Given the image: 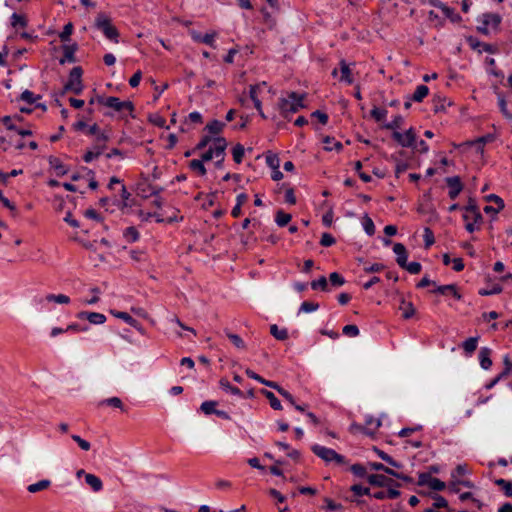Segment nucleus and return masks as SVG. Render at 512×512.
Returning <instances> with one entry per match:
<instances>
[{"instance_id": "obj_24", "label": "nucleus", "mask_w": 512, "mask_h": 512, "mask_svg": "<svg viewBox=\"0 0 512 512\" xmlns=\"http://www.w3.org/2000/svg\"><path fill=\"white\" fill-rule=\"evenodd\" d=\"M430 496L434 500L432 507L438 508V509L444 508V509H446L447 512L453 511L449 507L448 501L442 495H440L438 493H433V494H430Z\"/></svg>"}, {"instance_id": "obj_2", "label": "nucleus", "mask_w": 512, "mask_h": 512, "mask_svg": "<svg viewBox=\"0 0 512 512\" xmlns=\"http://www.w3.org/2000/svg\"><path fill=\"white\" fill-rule=\"evenodd\" d=\"M95 28L102 31V33L108 38L109 40L118 43L119 40V31L118 29L112 24L111 18L106 15L105 13H98L95 22H94Z\"/></svg>"}, {"instance_id": "obj_15", "label": "nucleus", "mask_w": 512, "mask_h": 512, "mask_svg": "<svg viewBox=\"0 0 512 512\" xmlns=\"http://www.w3.org/2000/svg\"><path fill=\"white\" fill-rule=\"evenodd\" d=\"M433 103V111L435 113L444 112L446 110V105L451 106L452 102L447 100L445 96L440 94H434L432 98Z\"/></svg>"}, {"instance_id": "obj_39", "label": "nucleus", "mask_w": 512, "mask_h": 512, "mask_svg": "<svg viewBox=\"0 0 512 512\" xmlns=\"http://www.w3.org/2000/svg\"><path fill=\"white\" fill-rule=\"evenodd\" d=\"M244 153H245L244 146L240 143L236 144L232 149L233 160L237 164H240L243 160Z\"/></svg>"}, {"instance_id": "obj_11", "label": "nucleus", "mask_w": 512, "mask_h": 512, "mask_svg": "<svg viewBox=\"0 0 512 512\" xmlns=\"http://www.w3.org/2000/svg\"><path fill=\"white\" fill-rule=\"evenodd\" d=\"M111 314L116 318L122 319L130 326L134 327L142 335L146 333L144 327L127 312L111 310Z\"/></svg>"}, {"instance_id": "obj_62", "label": "nucleus", "mask_w": 512, "mask_h": 512, "mask_svg": "<svg viewBox=\"0 0 512 512\" xmlns=\"http://www.w3.org/2000/svg\"><path fill=\"white\" fill-rule=\"evenodd\" d=\"M343 334L349 337H356L359 335V328L354 324H349L343 327Z\"/></svg>"}, {"instance_id": "obj_40", "label": "nucleus", "mask_w": 512, "mask_h": 512, "mask_svg": "<svg viewBox=\"0 0 512 512\" xmlns=\"http://www.w3.org/2000/svg\"><path fill=\"white\" fill-rule=\"evenodd\" d=\"M310 285L313 290H318V289H320L321 291L329 290L327 278L325 276H321L319 279L313 280L310 283Z\"/></svg>"}, {"instance_id": "obj_14", "label": "nucleus", "mask_w": 512, "mask_h": 512, "mask_svg": "<svg viewBox=\"0 0 512 512\" xmlns=\"http://www.w3.org/2000/svg\"><path fill=\"white\" fill-rule=\"evenodd\" d=\"M77 318L86 319L92 324H103L106 321V316L98 312L81 311L77 314Z\"/></svg>"}, {"instance_id": "obj_36", "label": "nucleus", "mask_w": 512, "mask_h": 512, "mask_svg": "<svg viewBox=\"0 0 512 512\" xmlns=\"http://www.w3.org/2000/svg\"><path fill=\"white\" fill-rule=\"evenodd\" d=\"M442 12L445 15V17H447L453 23H459L462 21V17L458 13H456L453 8L447 5L443 7Z\"/></svg>"}, {"instance_id": "obj_60", "label": "nucleus", "mask_w": 512, "mask_h": 512, "mask_svg": "<svg viewBox=\"0 0 512 512\" xmlns=\"http://www.w3.org/2000/svg\"><path fill=\"white\" fill-rule=\"evenodd\" d=\"M429 487L434 491H442L446 488V484L442 480L432 477L429 481Z\"/></svg>"}, {"instance_id": "obj_25", "label": "nucleus", "mask_w": 512, "mask_h": 512, "mask_svg": "<svg viewBox=\"0 0 512 512\" xmlns=\"http://www.w3.org/2000/svg\"><path fill=\"white\" fill-rule=\"evenodd\" d=\"M260 392L263 396H265L268 399L270 406L274 410H282V404L273 392L266 389H262Z\"/></svg>"}, {"instance_id": "obj_13", "label": "nucleus", "mask_w": 512, "mask_h": 512, "mask_svg": "<svg viewBox=\"0 0 512 512\" xmlns=\"http://www.w3.org/2000/svg\"><path fill=\"white\" fill-rule=\"evenodd\" d=\"M62 49H63V57L60 58V60H59L60 64L63 65L66 62L74 63L77 61L75 58V52L78 50L77 43H73L71 45H63Z\"/></svg>"}, {"instance_id": "obj_37", "label": "nucleus", "mask_w": 512, "mask_h": 512, "mask_svg": "<svg viewBox=\"0 0 512 512\" xmlns=\"http://www.w3.org/2000/svg\"><path fill=\"white\" fill-rule=\"evenodd\" d=\"M270 333L277 340L284 341L288 338V331L286 329H279L276 324L270 326Z\"/></svg>"}, {"instance_id": "obj_59", "label": "nucleus", "mask_w": 512, "mask_h": 512, "mask_svg": "<svg viewBox=\"0 0 512 512\" xmlns=\"http://www.w3.org/2000/svg\"><path fill=\"white\" fill-rule=\"evenodd\" d=\"M369 467L371 470H375V471H382L388 475H391L392 474V470L391 468L385 466L384 464L382 463H379V462H369Z\"/></svg>"}, {"instance_id": "obj_51", "label": "nucleus", "mask_w": 512, "mask_h": 512, "mask_svg": "<svg viewBox=\"0 0 512 512\" xmlns=\"http://www.w3.org/2000/svg\"><path fill=\"white\" fill-rule=\"evenodd\" d=\"M266 163L272 170H276V168H279L280 166V159L277 154L269 152L266 155Z\"/></svg>"}, {"instance_id": "obj_22", "label": "nucleus", "mask_w": 512, "mask_h": 512, "mask_svg": "<svg viewBox=\"0 0 512 512\" xmlns=\"http://www.w3.org/2000/svg\"><path fill=\"white\" fill-rule=\"evenodd\" d=\"M245 374L251 378V379H254L262 384H264L265 386H268L272 389H276L277 386H278V383L277 382H274V381H270V380H266L264 379L263 377H261L260 375H258L256 372H254L253 370H251L250 368H247L245 370Z\"/></svg>"}, {"instance_id": "obj_48", "label": "nucleus", "mask_w": 512, "mask_h": 512, "mask_svg": "<svg viewBox=\"0 0 512 512\" xmlns=\"http://www.w3.org/2000/svg\"><path fill=\"white\" fill-rule=\"evenodd\" d=\"M148 186H151V184L148 182V178H144V181L137 185L138 195L143 198L150 197Z\"/></svg>"}, {"instance_id": "obj_9", "label": "nucleus", "mask_w": 512, "mask_h": 512, "mask_svg": "<svg viewBox=\"0 0 512 512\" xmlns=\"http://www.w3.org/2000/svg\"><path fill=\"white\" fill-rule=\"evenodd\" d=\"M445 182L449 188V198L455 200L464 188L461 178L459 176L447 177Z\"/></svg>"}, {"instance_id": "obj_32", "label": "nucleus", "mask_w": 512, "mask_h": 512, "mask_svg": "<svg viewBox=\"0 0 512 512\" xmlns=\"http://www.w3.org/2000/svg\"><path fill=\"white\" fill-rule=\"evenodd\" d=\"M400 309L403 310L404 319H410L416 312L412 302H406L404 299L401 301Z\"/></svg>"}, {"instance_id": "obj_46", "label": "nucleus", "mask_w": 512, "mask_h": 512, "mask_svg": "<svg viewBox=\"0 0 512 512\" xmlns=\"http://www.w3.org/2000/svg\"><path fill=\"white\" fill-rule=\"evenodd\" d=\"M495 484L504 490L507 497H512V483L510 481L501 478L495 480Z\"/></svg>"}, {"instance_id": "obj_49", "label": "nucleus", "mask_w": 512, "mask_h": 512, "mask_svg": "<svg viewBox=\"0 0 512 512\" xmlns=\"http://www.w3.org/2000/svg\"><path fill=\"white\" fill-rule=\"evenodd\" d=\"M350 471L356 477H359V478H364V477L367 478V476H368L366 468L362 464H360V463H356V464L351 465Z\"/></svg>"}, {"instance_id": "obj_19", "label": "nucleus", "mask_w": 512, "mask_h": 512, "mask_svg": "<svg viewBox=\"0 0 512 512\" xmlns=\"http://www.w3.org/2000/svg\"><path fill=\"white\" fill-rule=\"evenodd\" d=\"M109 141V136L107 134H98L94 139V144L92 149L96 151L99 155L103 153V151L107 147V142Z\"/></svg>"}, {"instance_id": "obj_34", "label": "nucleus", "mask_w": 512, "mask_h": 512, "mask_svg": "<svg viewBox=\"0 0 512 512\" xmlns=\"http://www.w3.org/2000/svg\"><path fill=\"white\" fill-rule=\"evenodd\" d=\"M189 168L201 176H204L207 173L204 163L199 159L191 160L189 162Z\"/></svg>"}, {"instance_id": "obj_47", "label": "nucleus", "mask_w": 512, "mask_h": 512, "mask_svg": "<svg viewBox=\"0 0 512 512\" xmlns=\"http://www.w3.org/2000/svg\"><path fill=\"white\" fill-rule=\"evenodd\" d=\"M217 405V402L216 401H205L201 404V411L206 414V415H210V414H215L217 409H215Z\"/></svg>"}, {"instance_id": "obj_7", "label": "nucleus", "mask_w": 512, "mask_h": 512, "mask_svg": "<svg viewBox=\"0 0 512 512\" xmlns=\"http://www.w3.org/2000/svg\"><path fill=\"white\" fill-rule=\"evenodd\" d=\"M367 481L370 485L376 487H400L401 484L393 480L392 478H388L383 474H370L367 476Z\"/></svg>"}, {"instance_id": "obj_18", "label": "nucleus", "mask_w": 512, "mask_h": 512, "mask_svg": "<svg viewBox=\"0 0 512 512\" xmlns=\"http://www.w3.org/2000/svg\"><path fill=\"white\" fill-rule=\"evenodd\" d=\"M339 68L341 72L340 81L346 82L348 84H352L354 79L352 77V72L349 65L346 63L344 59H341L339 62Z\"/></svg>"}, {"instance_id": "obj_35", "label": "nucleus", "mask_w": 512, "mask_h": 512, "mask_svg": "<svg viewBox=\"0 0 512 512\" xmlns=\"http://www.w3.org/2000/svg\"><path fill=\"white\" fill-rule=\"evenodd\" d=\"M477 344L478 337H470L462 343V348L464 349L466 354H472L476 350Z\"/></svg>"}, {"instance_id": "obj_16", "label": "nucleus", "mask_w": 512, "mask_h": 512, "mask_svg": "<svg viewBox=\"0 0 512 512\" xmlns=\"http://www.w3.org/2000/svg\"><path fill=\"white\" fill-rule=\"evenodd\" d=\"M393 251L397 255L396 262L400 267H404L407 263L408 252L402 243H395Z\"/></svg>"}, {"instance_id": "obj_61", "label": "nucleus", "mask_w": 512, "mask_h": 512, "mask_svg": "<svg viewBox=\"0 0 512 512\" xmlns=\"http://www.w3.org/2000/svg\"><path fill=\"white\" fill-rule=\"evenodd\" d=\"M284 399H286L291 405H295L296 402H295V398L293 397V395L285 390L283 387H281L279 384L277 386V388L275 389Z\"/></svg>"}, {"instance_id": "obj_31", "label": "nucleus", "mask_w": 512, "mask_h": 512, "mask_svg": "<svg viewBox=\"0 0 512 512\" xmlns=\"http://www.w3.org/2000/svg\"><path fill=\"white\" fill-rule=\"evenodd\" d=\"M404 123L402 115H396L391 122L382 125L383 129L397 131Z\"/></svg>"}, {"instance_id": "obj_30", "label": "nucleus", "mask_w": 512, "mask_h": 512, "mask_svg": "<svg viewBox=\"0 0 512 512\" xmlns=\"http://www.w3.org/2000/svg\"><path fill=\"white\" fill-rule=\"evenodd\" d=\"M224 127H225V123L215 119V120L210 121L206 125L205 130H207L210 134L217 135L222 132Z\"/></svg>"}, {"instance_id": "obj_6", "label": "nucleus", "mask_w": 512, "mask_h": 512, "mask_svg": "<svg viewBox=\"0 0 512 512\" xmlns=\"http://www.w3.org/2000/svg\"><path fill=\"white\" fill-rule=\"evenodd\" d=\"M392 138L402 147L416 148V133L413 128H409L404 134L393 131Z\"/></svg>"}, {"instance_id": "obj_4", "label": "nucleus", "mask_w": 512, "mask_h": 512, "mask_svg": "<svg viewBox=\"0 0 512 512\" xmlns=\"http://www.w3.org/2000/svg\"><path fill=\"white\" fill-rule=\"evenodd\" d=\"M97 102L112 108L117 112L127 110L131 114L134 111V104L131 101H121L118 97L115 96H109L105 98L101 95H97Z\"/></svg>"}, {"instance_id": "obj_44", "label": "nucleus", "mask_w": 512, "mask_h": 512, "mask_svg": "<svg viewBox=\"0 0 512 512\" xmlns=\"http://www.w3.org/2000/svg\"><path fill=\"white\" fill-rule=\"evenodd\" d=\"M370 115L376 122H381L386 118L387 110L374 106L373 109L370 111Z\"/></svg>"}, {"instance_id": "obj_23", "label": "nucleus", "mask_w": 512, "mask_h": 512, "mask_svg": "<svg viewBox=\"0 0 512 512\" xmlns=\"http://www.w3.org/2000/svg\"><path fill=\"white\" fill-rule=\"evenodd\" d=\"M85 482L92 488L94 492H98L103 488L101 479L94 474H85Z\"/></svg>"}, {"instance_id": "obj_56", "label": "nucleus", "mask_w": 512, "mask_h": 512, "mask_svg": "<svg viewBox=\"0 0 512 512\" xmlns=\"http://www.w3.org/2000/svg\"><path fill=\"white\" fill-rule=\"evenodd\" d=\"M318 308H319L318 303L311 302V301H304L299 308V312L309 313V312L316 311Z\"/></svg>"}, {"instance_id": "obj_33", "label": "nucleus", "mask_w": 512, "mask_h": 512, "mask_svg": "<svg viewBox=\"0 0 512 512\" xmlns=\"http://www.w3.org/2000/svg\"><path fill=\"white\" fill-rule=\"evenodd\" d=\"M291 214L284 212L283 210H278L276 212L275 221L278 226L284 227L291 221Z\"/></svg>"}, {"instance_id": "obj_53", "label": "nucleus", "mask_w": 512, "mask_h": 512, "mask_svg": "<svg viewBox=\"0 0 512 512\" xmlns=\"http://www.w3.org/2000/svg\"><path fill=\"white\" fill-rule=\"evenodd\" d=\"M329 281H330L331 285L335 286V287H340L345 284L344 277L341 274H339L338 272H332L329 275Z\"/></svg>"}, {"instance_id": "obj_43", "label": "nucleus", "mask_w": 512, "mask_h": 512, "mask_svg": "<svg viewBox=\"0 0 512 512\" xmlns=\"http://www.w3.org/2000/svg\"><path fill=\"white\" fill-rule=\"evenodd\" d=\"M46 300L48 302H55L58 304H69L70 303V298L64 294H58V295L48 294L46 296Z\"/></svg>"}, {"instance_id": "obj_50", "label": "nucleus", "mask_w": 512, "mask_h": 512, "mask_svg": "<svg viewBox=\"0 0 512 512\" xmlns=\"http://www.w3.org/2000/svg\"><path fill=\"white\" fill-rule=\"evenodd\" d=\"M391 159L396 162L395 176L399 178L400 174L405 172L409 168V164L401 160H398L395 155H392Z\"/></svg>"}, {"instance_id": "obj_3", "label": "nucleus", "mask_w": 512, "mask_h": 512, "mask_svg": "<svg viewBox=\"0 0 512 512\" xmlns=\"http://www.w3.org/2000/svg\"><path fill=\"white\" fill-rule=\"evenodd\" d=\"M312 452L326 463L335 462L338 465L347 464L346 458L337 453L334 449L315 444L311 447Z\"/></svg>"}, {"instance_id": "obj_26", "label": "nucleus", "mask_w": 512, "mask_h": 512, "mask_svg": "<svg viewBox=\"0 0 512 512\" xmlns=\"http://www.w3.org/2000/svg\"><path fill=\"white\" fill-rule=\"evenodd\" d=\"M429 94V88L426 85H419L416 87L415 92L410 97V100L414 102H422L425 97Z\"/></svg>"}, {"instance_id": "obj_41", "label": "nucleus", "mask_w": 512, "mask_h": 512, "mask_svg": "<svg viewBox=\"0 0 512 512\" xmlns=\"http://www.w3.org/2000/svg\"><path fill=\"white\" fill-rule=\"evenodd\" d=\"M362 224L364 227L365 232L372 236L375 233V225L373 220L368 216V214H365L362 218Z\"/></svg>"}, {"instance_id": "obj_5", "label": "nucleus", "mask_w": 512, "mask_h": 512, "mask_svg": "<svg viewBox=\"0 0 512 512\" xmlns=\"http://www.w3.org/2000/svg\"><path fill=\"white\" fill-rule=\"evenodd\" d=\"M83 69L80 66L73 67L66 82V89H71L76 95H80L84 89L82 82Z\"/></svg>"}, {"instance_id": "obj_17", "label": "nucleus", "mask_w": 512, "mask_h": 512, "mask_svg": "<svg viewBox=\"0 0 512 512\" xmlns=\"http://www.w3.org/2000/svg\"><path fill=\"white\" fill-rule=\"evenodd\" d=\"M491 354L492 351L488 347H482L479 351L480 366L485 370L490 369L492 366Z\"/></svg>"}, {"instance_id": "obj_52", "label": "nucleus", "mask_w": 512, "mask_h": 512, "mask_svg": "<svg viewBox=\"0 0 512 512\" xmlns=\"http://www.w3.org/2000/svg\"><path fill=\"white\" fill-rule=\"evenodd\" d=\"M226 336L229 338V340L233 343L235 347L239 349L245 348V343L239 335L226 331Z\"/></svg>"}, {"instance_id": "obj_8", "label": "nucleus", "mask_w": 512, "mask_h": 512, "mask_svg": "<svg viewBox=\"0 0 512 512\" xmlns=\"http://www.w3.org/2000/svg\"><path fill=\"white\" fill-rule=\"evenodd\" d=\"M214 141V150H215V157L221 156V160L215 161V167L217 169L223 168V163L225 159V150L228 146V143L224 137H215L213 138Z\"/></svg>"}, {"instance_id": "obj_1", "label": "nucleus", "mask_w": 512, "mask_h": 512, "mask_svg": "<svg viewBox=\"0 0 512 512\" xmlns=\"http://www.w3.org/2000/svg\"><path fill=\"white\" fill-rule=\"evenodd\" d=\"M304 98L305 94H299L294 91L288 93L287 98H280L278 102V108L282 116L287 118L289 113H296L300 109L304 108Z\"/></svg>"}, {"instance_id": "obj_12", "label": "nucleus", "mask_w": 512, "mask_h": 512, "mask_svg": "<svg viewBox=\"0 0 512 512\" xmlns=\"http://www.w3.org/2000/svg\"><path fill=\"white\" fill-rule=\"evenodd\" d=\"M434 294L440 295H452L455 299L460 300L462 295L458 292L456 284H447L437 286L435 289L430 291Z\"/></svg>"}, {"instance_id": "obj_58", "label": "nucleus", "mask_w": 512, "mask_h": 512, "mask_svg": "<svg viewBox=\"0 0 512 512\" xmlns=\"http://www.w3.org/2000/svg\"><path fill=\"white\" fill-rule=\"evenodd\" d=\"M423 237H424L425 248H429L431 245L434 244V242H435L434 233L429 227H426L424 229Z\"/></svg>"}, {"instance_id": "obj_10", "label": "nucleus", "mask_w": 512, "mask_h": 512, "mask_svg": "<svg viewBox=\"0 0 512 512\" xmlns=\"http://www.w3.org/2000/svg\"><path fill=\"white\" fill-rule=\"evenodd\" d=\"M467 41L472 49L478 50V52H480V53L482 51H485V52H488L491 54H495L498 52V47L496 45L481 42L475 37L470 36L467 39Z\"/></svg>"}, {"instance_id": "obj_21", "label": "nucleus", "mask_w": 512, "mask_h": 512, "mask_svg": "<svg viewBox=\"0 0 512 512\" xmlns=\"http://www.w3.org/2000/svg\"><path fill=\"white\" fill-rule=\"evenodd\" d=\"M48 161L58 176H64L68 173V168L61 162L59 158L50 156Z\"/></svg>"}, {"instance_id": "obj_29", "label": "nucleus", "mask_w": 512, "mask_h": 512, "mask_svg": "<svg viewBox=\"0 0 512 512\" xmlns=\"http://www.w3.org/2000/svg\"><path fill=\"white\" fill-rule=\"evenodd\" d=\"M373 450L376 452V454L385 462H387L389 465L393 466V467H396V468H401L402 467V464L395 461L390 455H388L386 452H384L383 450L377 448V447H374Z\"/></svg>"}, {"instance_id": "obj_27", "label": "nucleus", "mask_w": 512, "mask_h": 512, "mask_svg": "<svg viewBox=\"0 0 512 512\" xmlns=\"http://www.w3.org/2000/svg\"><path fill=\"white\" fill-rule=\"evenodd\" d=\"M50 486H51V481L49 479H43V480L38 481L37 483L30 484L27 487V490L30 493H37V492L48 489Z\"/></svg>"}, {"instance_id": "obj_42", "label": "nucleus", "mask_w": 512, "mask_h": 512, "mask_svg": "<svg viewBox=\"0 0 512 512\" xmlns=\"http://www.w3.org/2000/svg\"><path fill=\"white\" fill-rule=\"evenodd\" d=\"M350 491L354 496L361 497L363 495L371 496V490L368 487H363L361 484H354L350 487Z\"/></svg>"}, {"instance_id": "obj_64", "label": "nucleus", "mask_w": 512, "mask_h": 512, "mask_svg": "<svg viewBox=\"0 0 512 512\" xmlns=\"http://www.w3.org/2000/svg\"><path fill=\"white\" fill-rule=\"evenodd\" d=\"M149 121L157 127L163 128L165 126L166 120L159 114H151L149 115Z\"/></svg>"}, {"instance_id": "obj_57", "label": "nucleus", "mask_w": 512, "mask_h": 512, "mask_svg": "<svg viewBox=\"0 0 512 512\" xmlns=\"http://www.w3.org/2000/svg\"><path fill=\"white\" fill-rule=\"evenodd\" d=\"M484 200L486 202L495 203L497 205V207H499V209H504V207H505L504 200L496 194H489L484 197Z\"/></svg>"}, {"instance_id": "obj_28", "label": "nucleus", "mask_w": 512, "mask_h": 512, "mask_svg": "<svg viewBox=\"0 0 512 512\" xmlns=\"http://www.w3.org/2000/svg\"><path fill=\"white\" fill-rule=\"evenodd\" d=\"M11 25L13 28H25L28 25V20L25 15L13 13L11 16Z\"/></svg>"}, {"instance_id": "obj_45", "label": "nucleus", "mask_w": 512, "mask_h": 512, "mask_svg": "<svg viewBox=\"0 0 512 512\" xmlns=\"http://www.w3.org/2000/svg\"><path fill=\"white\" fill-rule=\"evenodd\" d=\"M40 98H41L40 95L35 96L34 93L31 92L30 90H25L21 93L19 100L25 101L28 104L32 105Z\"/></svg>"}, {"instance_id": "obj_63", "label": "nucleus", "mask_w": 512, "mask_h": 512, "mask_svg": "<svg viewBox=\"0 0 512 512\" xmlns=\"http://www.w3.org/2000/svg\"><path fill=\"white\" fill-rule=\"evenodd\" d=\"M402 268L411 274H419L422 270V265L419 262H411L406 263V265Z\"/></svg>"}, {"instance_id": "obj_20", "label": "nucleus", "mask_w": 512, "mask_h": 512, "mask_svg": "<svg viewBox=\"0 0 512 512\" xmlns=\"http://www.w3.org/2000/svg\"><path fill=\"white\" fill-rule=\"evenodd\" d=\"M482 18V23L491 25L493 29H497L502 21V17L497 13H484Z\"/></svg>"}, {"instance_id": "obj_55", "label": "nucleus", "mask_w": 512, "mask_h": 512, "mask_svg": "<svg viewBox=\"0 0 512 512\" xmlns=\"http://www.w3.org/2000/svg\"><path fill=\"white\" fill-rule=\"evenodd\" d=\"M502 290H503V288L500 284H495L492 286V288L479 290V294L481 296L496 295V294H500L502 292Z\"/></svg>"}, {"instance_id": "obj_38", "label": "nucleus", "mask_w": 512, "mask_h": 512, "mask_svg": "<svg viewBox=\"0 0 512 512\" xmlns=\"http://www.w3.org/2000/svg\"><path fill=\"white\" fill-rule=\"evenodd\" d=\"M123 236L128 242L133 243L139 239V232L134 226H130L124 230Z\"/></svg>"}, {"instance_id": "obj_54", "label": "nucleus", "mask_w": 512, "mask_h": 512, "mask_svg": "<svg viewBox=\"0 0 512 512\" xmlns=\"http://www.w3.org/2000/svg\"><path fill=\"white\" fill-rule=\"evenodd\" d=\"M73 32V24L71 22L67 23L63 31L59 34V38L62 42H67L70 40V36Z\"/></svg>"}]
</instances>
